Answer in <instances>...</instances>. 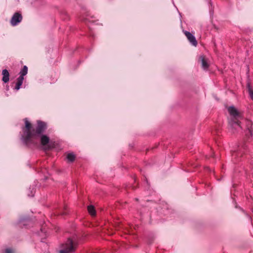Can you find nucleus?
Segmentation results:
<instances>
[{"label":"nucleus","mask_w":253,"mask_h":253,"mask_svg":"<svg viewBox=\"0 0 253 253\" xmlns=\"http://www.w3.org/2000/svg\"><path fill=\"white\" fill-rule=\"evenodd\" d=\"M22 20V16L21 14L16 12L12 16L10 23L12 26H15L20 23Z\"/></svg>","instance_id":"obj_4"},{"label":"nucleus","mask_w":253,"mask_h":253,"mask_svg":"<svg viewBox=\"0 0 253 253\" xmlns=\"http://www.w3.org/2000/svg\"><path fill=\"white\" fill-rule=\"evenodd\" d=\"M2 253H14V251L10 248H7L2 251Z\"/></svg>","instance_id":"obj_16"},{"label":"nucleus","mask_w":253,"mask_h":253,"mask_svg":"<svg viewBox=\"0 0 253 253\" xmlns=\"http://www.w3.org/2000/svg\"><path fill=\"white\" fill-rule=\"evenodd\" d=\"M77 244L71 239L68 238L66 242L62 245L60 253H73L76 250Z\"/></svg>","instance_id":"obj_3"},{"label":"nucleus","mask_w":253,"mask_h":253,"mask_svg":"<svg viewBox=\"0 0 253 253\" xmlns=\"http://www.w3.org/2000/svg\"><path fill=\"white\" fill-rule=\"evenodd\" d=\"M28 73V67L24 66L20 72V76L19 77H24Z\"/></svg>","instance_id":"obj_14"},{"label":"nucleus","mask_w":253,"mask_h":253,"mask_svg":"<svg viewBox=\"0 0 253 253\" xmlns=\"http://www.w3.org/2000/svg\"><path fill=\"white\" fill-rule=\"evenodd\" d=\"M49 138L46 135H42L41 136V144L43 146H45L48 148V149H50V147L49 145H48V143H49Z\"/></svg>","instance_id":"obj_6"},{"label":"nucleus","mask_w":253,"mask_h":253,"mask_svg":"<svg viewBox=\"0 0 253 253\" xmlns=\"http://www.w3.org/2000/svg\"><path fill=\"white\" fill-rule=\"evenodd\" d=\"M242 154V153L241 150H238L237 151H234L232 153V158L233 159H235L237 157L241 156Z\"/></svg>","instance_id":"obj_13"},{"label":"nucleus","mask_w":253,"mask_h":253,"mask_svg":"<svg viewBox=\"0 0 253 253\" xmlns=\"http://www.w3.org/2000/svg\"><path fill=\"white\" fill-rule=\"evenodd\" d=\"M23 80H24V77H19L17 78L16 86L15 87V89L16 90H18L20 89L21 85L23 84Z\"/></svg>","instance_id":"obj_10"},{"label":"nucleus","mask_w":253,"mask_h":253,"mask_svg":"<svg viewBox=\"0 0 253 253\" xmlns=\"http://www.w3.org/2000/svg\"><path fill=\"white\" fill-rule=\"evenodd\" d=\"M76 158L75 155L73 153H69L67 155V159L70 162H73Z\"/></svg>","instance_id":"obj_12"},{"label":"nucleus","mask_w":253,"mask_h":253,"mask_svg":"<svg viewBox=\"0 0 253 253\" xmlns=\"http://www.w3.org/2000/svg\"><path fill=\"white\" fill-rule=\"evenodd\" d=\"M46 128V124L44 122L37 121V125L35 126L26 120L25 126L23 129V137L25 141L28 143L31 141L32 138H36L43 133Z\"/></svg>","instance_id":"obj_1"},{"label":"nucleus","mask_w":253,"mask_h":253,"mask_svg":"<svg viewBox=\"0 0 253 253\" xmlns=\"http://www.w3.org/2000/svg\"><path fill=\"white\" fill-rule=\"evenodd\" d=\"M87 210H88V212L92 216H94L95 215V213H96L94 207L93 206H92V205L88 206L87 207Z\"/></svg>","instance_id":"obj_11"},{"label":"nucleus","mask_w":253,"mask_h":253,"mask_svg":"<svg viewBox=\"0 0 253 253\" xmlns=\"http://www.w3.org/2000/svg\"><path fill=\"white\" fill-rule=\"evenodd\" d=\"M184 33L189 41L192 45L196 46L197 45V42L195 37L189 32L184 31Z\"/></svg>","instance_id":"obj_5"},{"label":"nucleus","mask_w":253,"mask_h":253,"mask_svg":"<svg viewBox=\"0 0 253 253\" xmlns=\"http://www.w3.org/2000/svg\"><path fill=\"white\" fill-rule=\"evenodd\" d=\"M228 111H237V110L234 106H230L228 108Z\"/></svg>","instance_id":"obj_17"},{"label":"nucleus","mask_w":253,"mask_h":253,"mask_svg":"<svg viewBox=\"0 0 253 253\" xmlns=\"http://www.w3.org/2000/svg\"><path fill=\"white\" fill-rule=\"evenodd\" d=\"M248 90L251 98L253 100V90L249 84H248Z\"/></svg>","instance_id":"obj_15"},{"label":"nucleus","mask_w":253,"mask_h":253,"mask_svg":"<svg viewBox=\"0 0 253 253\" xmlns=\"http://www.w3.org/2000/svg\"><path fill=\"white\" fill-rule=\"evenodd\" d=\"M228 116L229 129L231 133H236L241 129V120L243 119L242 112H229Z\"/></svg>","instance_id":"obj_2"},{"label":"nucleus","mask_w":253,"mask_h":253,"mask_svg":"<svg viewBox=\"0 0 253 253\" xmlns=\"http://www.w3.org/2000/svg\"><path fill=\"white\" fill-rule=\"evenodd\" d=\"M2 75L3 76L2 81L6 83L9 81V74L7 70L4 69L2 71Z\"/></svg>","instance_id":"obj_9"},{"label":"nucleus","mask_w":253,"mask_h":253,"mask_svg":"<svg viewBox=\"0 0 253 253\" xmlns=\"http://www.w3.org/2000/svg\"><path fill=\"white\" fill-rule=\"evenodd\" d=\"M199 60L201 62L202 67L204 69H207L209 67V64L208 63L207 59L204 56H201L199 58Z\"/></svg>","instance_id":"obj_8"},{"label":"nucleus","mask_w":253,"mask_h":253,"mask_svg":"<svg viewBox=\"0 0 253 253\" xmlns=\"http://www.w3.org/2000/svg\"><path fill=\"white\" fill-rule=\"evenodd\" d=\"M246 126H247V130L246 132V134L247 136H252L253 135V131L252 129V122L250 120H246Z\"/></svg>","instance_id":"obj_7"}]
</instances>
